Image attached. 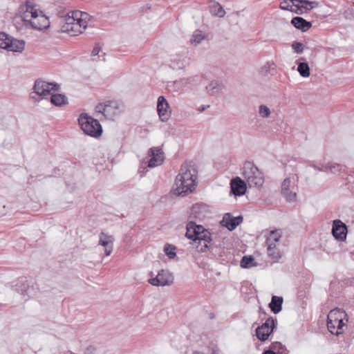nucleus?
Returning a JSON list of instances; mask_svg holds the SVG:
<instances>
[{
  "mask_svg": "<svg viewBox=\"0 0 354 354\" xmlns=\"http://www.w3.org/2000/svg\"><path fill=\"white\" fill-rule=\"evenodd\" d=\"M198 171L193 162H185L176 176L174 183V193L177 196H181L191 193L195 189Z\"/></svg>",
  "mask_w": 354,
  "mask_h": 354,
  "instance_id": "nucleus-1",
  "label": "nucleus"
},
{
  "mask_svg": "<svg viewBox=\"0 0 354 354\" xmlns=\"http://www.w3.org/2000/svg\"><path fill=\"white\" fill-rule=\"evenodd\" d=\"M26 10H24V28H33L38 30L47 29L50 26L48 18L40 10L39 6L32 0H27L25 3Z\"/></svg>",
  "mask_w": 354,
  "mask_h": 354,
  "instance_id": "nucleus-2",
  "label": "nucleus"
},
{
  "mask_svg": "<svg viewBox=\"0 0 354 354\" xmlns=\"http://www.w3.org/2000/svg\"><path fill=\"white\" fill-rule=\"evenodd\" d=\"M71 15H68L62 26L61 30L67 32L71 36L81 34L88 27L90 16L88 13L79 10L73 11Z\"/></svg>",
  "mask_w": 354,
  "mask_h": 354,
  "instance_id": "nucleus-3",
  "label": "nucleus"
},
{
  "mask_svg": "<svg viewBox=\"0 0 354 354\" xmlns=\"http://www.w3.org/2000/svg\"><path fill=\"white\" fill-rule=\"evenodd\" d=\"M123 103L118 100H106L99 103L95 108V115L100 120H113L123 111Z\"/></svg>",
  "mask_w": 354,
  "mask_h": 354,
  "instance_id": "nucleus-4",
  "label": "nucleus"
},
{
  "mask_svg": "<svg viewBox=\"0 0 354 354\" xmlns=\"http://www.w3.org/2000/svg\"><path fill=\"white\" fill-rule=\"evenodd\" d=\"M241 174L250 188H260L263 186L265 181L264 174L254 162H245Z\"/></svg>",
  "mask_w": 354,
  "mask_h": 354,
  "instance_id": "nucleus-5",
  "label": "nucleus"
},
{
  "mask_svg": "<svg viewBox=\"0 0 354 354\" xmlns=\"http://www.w3.org/2000/svg\"><path fill=\"white\" fill-rule=\"evenodd\" d=\"M346 314L344 311L335 308L331 310L327 317V328L331 334L339 335L343 333L346 328L344 319Z\"/></svg>",
  "mask_w": 354,
  "mask_h": 354,
  "instance_id": "nucleus-6",
  "label": "nucleus"
},
{
  "mask_svg": "<svg viewBox=\"0 0 354 354\" xmlns=\"http://www.w3.org/2000/svg\"><path fill=\"white\" fill-rule=\"evenodd\" d=\"M78 122L85 134L94 138L101 136L102 128L99 121L89 116L87 113L80 114Z\"/></svg>",
  "mask_w": 354,
  "mask_h": 354,
  "instance_id": "nucleus-7",
  "label": "nucleus"
},
{
  "mask_svg": "<svg viewBox=\"0 0 354 354\" xmlns=\"http://www.w3.org/2000/svg\"><path fill=\"white\" fill-rule=\"evenodd\" d=\"M299 178L296 174L286 178L281 183V194L288 202L297 201Z\"/></svg>",
  "mask_w": 354,
  "mask_h": 354,
  "instance_id": "nucleus-8",
  "label": "nucleus"
},
{
  "mask_svg": "<svg viewBox=\"0 0 354 354\" xmlns=\"http://www.w3.org/2000/svg\"><path fill=\"white\" fill-rule=\"evenodd\" d=\"M149 274L150 278L148 279V282L153 286H170L174 282V275L167 270H160L156 276H154L153 272Z\"/></svg>",
  "mask_w": 354,
  "mask_h": 354,
  "instance_id": "nucleus-9",
  "label": "nucleus"
},
{
  "mask_svg": "<svg viewBox=\"0 0 354 354\" xmlns=\"http://www.w3.org/2000/svg\"><path fill=\"white\" fill-rule=\"evenodd\" d=\"M58 89V84L43 80H37L34 85L35 93L42 97L51 95L53 92L57 91Z\"/></svg>",
  "mask_w": 354,
  "mask_h": 354,
  "instance_id": "nucleus-10",
  "label": "nucleus"
},
{
  "mask_svg": "<svg viewBox=\"0 0 354 354\" xmlns=\"http://www.w3.org/2000/svg\"><path fill=\"white\" fill-rule=\"evenodd\" d=\"M275 328V321L272 317H269L266 322L256 329V335L261 341H266Z\"/></svg>",
  "mask_w": 354,
  "mask_h": 354,
  "instance_id": "nucleus-11",
  "label": "nucleus"
},
{
  "mask_svg": "<svg viewBox=\"0 0 354 354\" xmlns=\"http://www.w3.org/2000/svg\"><path fill=\"white\" fill-rule=\"evenodd\" d=\"M148 156L151 157L148 162V167L151 168L162 165L165 160L162 149L159 147L150 148L148 151Z\"/></svg>",
  "mask_w": 354,
  "mask_h": 354,
  "instance_id": "nucleus-12",
  "label": "nucleus"
},
{
  "mask_svg": "<svg viewBox=\"0 0 354 354\" xmlns=\"http://www.w3.org/2000/svg\"><path fill=\"white\" fill-rule=\"evenodd\" d=\"M211 234L208 230L201 232L200 234L198 232L196 237V243L198 241V245L196 246L198 252H204L207 248L212 245Z\"/></svg>",
  "mask_w": 354,
  "mask_h": 354,
  "instance_id": "nucleus-13",
  "label": "nucleus"
},
{
  "mask_svg": "<svg viewBox=\"0 0 354 354\" xmlns=\"http://www.w3.org/2000/svg\"><path fill=\"white\" fill-rule=\"evenodd\" d=\"M332 234L335 239L344 241L347 234V227L340 220L336 219L333 222Z\"/></svg>",
  "mask_w": 354,
  "mask_h": 354,
  "instance_id": "nucleus-14",
  "label": "nucleus"
},
{
  "mask_svg": "<svg viewBox=\"0 0 354 354\" xmlns=\"http://www.w3.org/2000/svg\"><path fill=\"white\" fill-rule=\"evenodd\" d=\"M169 104L164 96H160L157 102V111L160 119L162 122H166L170 117V112L168 111Z\"/></svg>",
  "mask_w": 354,
  "mask_h": 354,
  "instance_id": "nucleus-15",
  "label": "nucleus"
},
{
  "mask_svg": "<svg viewBox=\"0 0 354 354\" xmlns=\"http://www.w3.org/2000/svg\"><path fill=\"white\" fill-rule=\"evenodd\" d=\"M243 220L241 216L233 217L230 213H226L224 214L221 224L230 231H232L243 222Z\"/></svg>",
  "mask_w": 354,
  "mask_h": 354,
  "instance_id": "nucleus-16",
  "label": "nucleus"
},
{
  "mask_svg": "<svg viewBox=\"0 0 354 354\" xmlns=\"http://www.w3.org/2000/svg\"><path fill=\"white\" fill-rule=\"evenodd\" d=\"M247 182L241 180L239 177L233 178L230 183L231 192L235 196L245 194L247 189Z\"/></svg>",
  "mask_w": 354,
  "mask_h": 354,
  "instance_id": "nucleus-17",
  "label": "nucleus"
},
{
  "mask_svg": "<svg viewBox=\"0 0 354 354\" xmlns=\"http://www.w3.org/2000/svg\"><path fill=\"white\" fill-rule=\"evenodd\" d=\"M113 238L112 236L101 232L100 234L99 244L105 248V254L106 256L111 254L113 251Z\"/></svg>",
  "mask_w": 354,
  "mask_h": 354,
  "instance_id": "nucleus-18",
  "label": "nucleus"
},
{
  "mask_svg": "<svg viewBox=\"0 0 354 354\" xmlns=\"http://www.w3.org/2000/svg\"><path fill=\"white\" fill-rule=\"evenodd\" d=\"M291 24L297 29L305 32L311 28L312 24L310 22L307 21L301 17H293L291 20Z\"/></svg>",
  "mask_w": 354,
  "mask_h": 354,
  "instance_id": "nucleus-19",
  "label": "nucleus"
},
{
  "mask_svg": "<svg viewBox=\"0 0 354 354\" xmlns=\"http://www.w3.org/2000/svg\"><path fill=\"white\" fill-rule=\"evenodd\" d=\"M283 298L281 297L273 296L269 304V307L274 313H279L282 309Z\"/></svg>",
  "mask_w": 354,
  "mask_h": 354,
  "instance_id": "nucleus-20",
  "label": "nucleus"
},
{
  "mask_svg": "<svg viewBox=\"0 0 354 354\" xmlns=\"http://www.w3.org/2000/svg\"><path fill=\"white\" fill-rule=\"evenodd\" d=\"M281 235L282 232L280 230H274L270 231L266 239V245H272V243H279Z\"/></svg>",
  "mask_w": 354,
  "mask_h": 354,
  "instance_id": "nucleus-21",
  "label": "nucleus"
},
{
  "mask_svg": "<svg viewBox=\"0 0 354 354\" xmlns=\"http://www.w3.org/2000/svg\"><path fill=\"white\" fill-rule=\"evenodd\" d=\"M276 73L275 65L273 62H267L259 71V75L266 77L268 74L274 75Z\"/></svg>",
  "mask_w": 354,
  "mask_h": 354,
  "instance_id": "nucleus-22",
  "label": "nucleus"
},
{
  "mask_svg": "<svg viewBox=\"0 0 354 354\" xmlns=\"http://www.w3.org/2000/svg\"><path fill=\"white\" fill-rule=\"evenodd\" d=\"M169 66L174 69L181 68L184 66L183 55L171 56L169 60Z\"/></svg>",
  "mask_w": 354,
  "mask_h": 354,
  "instance_id": "nucleus-23",
  "label": "nucleus"
},
{
  "mask_svg": "<svg viewBox=\"0 0 354 354\" xmlns=\"http://www.w3.org/2000/svg\"><path fill=\"white\" fill-rule=\"evenodd\" d=\"M6 50L20 53L22 51V41L12 37Z\"/></svg>",
  "mask_w": 354,
  "mask_h": 354,
  "instance_id": "nucleus-24",
  "label": "nucleus"
},
{
  "mask_svg": "<svg viewBox=\"0 0 354 354\" xmlns=\"http://www.w3.org/2000/svg\"><path fill=\"white\" fill-rule=\"evenodd\" d=\"M50 102L55 106H62L67 104V98L62 94H51Z\"/></svg>",
  "mask_w": 354,
  "mask_h": 354,
  "instance_id": "nucleus-25",
  "label": "nucleus"
},
{
  "mask_svg": "<svg viewBox=\"0 0 354 354\" xmlns=\"http://www.w3.org/2000/svg\"><path fill=\"white\" fill-rule=\"evenodd\" d=\"M187 232L185 234V236L189 239H192L196 243V237L197 236L198 232L196 231V228H194V222L189 221L187 224Z\"/></svg>",
  "mask_w": 354,
  "mask_h": 354,
  "instance_id": "nucleus-26",
  "label": "nucleus"
},
{
  "mask_svg": "<svg viewBox=\"0 0 354 354\" xmlns=\"http://www.w3.org/2000/svg\"><path fill=\"white\" fill-rule=\"evenodd\" d=\"M207 92L210 95H217L221 90V85L216 82H212L205 87Z\"/></svg>",
  "mask_w": 354,
  "mask_h": 354,
  "instance_id": "nucleus-27",
  "label": "nucleus"
},
{
  "mask_svg": "<svg viewBox=\"0 0 354 354\" xmlns=\"http://www.w3.org/2000/svg\"><path fill=\"white\" fill-rule=\"evenodd\" d=\"M211 12L214 15L218 17H223L225 14V12L222 6L216 1H214L212 6H211Z\"/></svg>",
  "mask_w": 354,
  "mask_h": 354,
  "instance_id": "nucleus-28",
  "label": "nucleus"
},
{
  "mask_svg": "<svg viewBox=\"0 0 354 354\" xmlns=\"http://www.w3.org/2000/svg\"><path fill=\"white\" fill-rule=\"evenodd\" d=\"M297 71L303 77H308L310 75L309 66L304 62L298 64Z\"/></svg>",
  "mask_w": 354,
  "mask_h": 354,
  "instance_id": "nucleus-29",
  "label": "nucleus"
},
{
  "mask_svg": "<svg viewBox=\"0 0 354 354\" xmlns=\"http://www.w3.org/2000/svg\"><path fill=\"white\" fill-rule=\"evenodd\" d=\"M267 252L268 255L270 258H271L274 261H278L281 257V252L278 248H272L271 245H267Z\"/></svg>",
  "mask_w": 354,
  "mask_h": 354,
  "instance_id": "nucleus-30",
  "label": "nucleus"
},
{
  "mask_svg": "<svg viewBox=\"0 0 354 354\" xmlns=\"http://www.w3.org/2000/svg\"><path fill=\"white\" fill-rule=\"evenodd\" d=\"M270 348L277 352L278 354H288V351L286 349V346H283L281 342H272L270 346Z\"/></svg>",
  "mask_w": 354,
  "mask_h": 354,
  "instance_id": "nucleus-31",
  "label": "nucleus"
},
{
  "mask_svg": "<svg viewBox=\"0 0 354 354\" xmlns=\"http://www.w3.org/2000/svg\"><path fill=\"white\" fill-rule=\"evenodd\" d=\"M296 2L301 3L300 6L295 5V6L299 10L301 8L309 10L313 8L315 6H317V3L315 1H310L308 0H296Z\"/></svg>",
  "mask_w": 354,
  "mask_h": 354,
  "instance_id": "nucleus-32",
  "label": "nucleus"
},
{
  "mask_svg": "<svg viewBox=\"0 0 354 354\" xmlns=\"http://www.w3.org/2000/svg\"><path fill=\"white\" fill-rule=\"evenodd\" d=\"M205 35L203 34L202 31L196 30L192 35L191 42L194 45H198L205 39Z\"/></svg>",
  "mask_w": 354,
  "mask_h": 354,
  "instance_id": "nucleus-33",
  "label": "nucleus"
},
{
  "mask_svg": "<svg viewBox=\"0 0 354 354\" xmlns=\"http://www.w3.org/2000/svg\"><path fill=\"white\" fill-rule=\"evenodd\" d=\"M11 39L12 37H10L5 32H0V48L6 49L8 47Z\"/></svg>",
  "mask_w": 354,
  "mask_h": 354,
  "instance_id": "nucleus-34",
  "label": "nucleus"
},
{
  "mask_svg": "<svg viewBox=\"0 0 354 354\" xmlns=\"http://www.w3.org/2000/svg\"><path fill=\"white\" fill-rule=\"evenodd\" d=\"M254 259L251 256H244L241 261V266L243 268H248L254 266Z\"/></svg>",
  "mask_w": 354,
  "mask_h": 354,
  "instance_id": "nucleus-35",
  "label": "nucleus"
},
{
  "mask_svg": "<svg viewBox=\"0 0 354 354\" xmlns=\"http://www.w3.org/2000/svg\"><path fill=\"white\" fill-rule=\"evenodd\" d=\"M325 168L326 170H328L331 173L336 174L340 173L343 170L344 166L339 164L331 163L326 165Z\"/></svg>",
  "mask_w": 354,
  "mask_h": 354,
  "instance_id": "nucleus-36",
  "label": "nucleus"
},
{
  "mask_svg": "<svg viewBox=\"0 0 354 354\" xmlns=\"http://www.w3.org/2000/svg\"><path fill=\"white\" fill-rule=\"evenodd\" d=\"M259 114L263 118H268L270 116V109L266 105L261 104L259 107Z\"/></svg>",
  "mask_w": 354,
  "mask_h": 354,
  "instance_id": "nucleus-37",
  "label": "nucleus"
},
{
  "mask_svg": "<svg viewBox=\"0 0 354 354\" xmlns=\"http://www.w3.org/2000/svg\"><path fill=\"white\" fill-rule=\"evenodd\" d=\"M296 0H284L280 3V8L281 10H292L293 6H295V3Z\"/></svg>",
  "mask_w": 354,
  "mask_h": 354,
  "instance_id": "nucleus-38",
  "label": "nucleus"
},
{
  "mask_svg": "<svg viewBox=\"0 0 354 354\" xmlns=\"http://www.w3.org/2000/svg\"><path fill=\"white\" fill-rule=\"evenodd\" d=\"M175 250H176L175 247H174L169 244H166L164 248L165 253L170 259H173L176 257Z\"/></svg>",
  "mask_w": 354,
  "mask_h": 354,
  "instance_id": "nucleus-39",
  "label": "nucleus"
},
{
  "mask_svg": "<svg viewBox=\"0 0 354 354\" xmlns=\"http://www.w3.org/2000/svg\"><path fill=\"white\" fill-rule=\"evenodd\" d=\"M292 48L294 50L295 53L299 54L304 51V46L302 43L294 42L292 44Z\"/></svg>",
  "mask_w": 354,
  "mask_h": 354,
  "instance_id": "nucleus-40",
  "label": "nucleus"
},
{
  "mask_svg": "<svg viewBox=\"0 0 354 354\" xmlns=\"http://www.w3.org/2000/svg\"><path fill=\"white\" fill-rule=\"evenodd\" d=\"M196 77H190L187 78H183L179 80V83L184 86L192 84Z\"/></svg>",
  "mask_w": 354,
  "mask_h": 354,
  "instance_id": "nucleus-41",
  "label": "nucleus"
},
{
  "mask_svg": "<svg viewBox=\"0 0 354 354\" xmlns=\"http://www.w3.org/2000/svg\"><path fill=\"white\" fill-rule=\"evenodd\" d=\"M194 228H196V232H199L200 234L201 233V232H203L207 230L206 229L204 228L203 226H202L201 225H196L195 223H194Z\"/></svg>",
  "mask_w": 354,
  "mask_h": 354,
  "instance_id": "nucleus-42",
  "label": "nucleus"
},
{
  "mask_svg": "<svg viewBox=\"0 0 354 354\" xmlns=\"http://www.w3.org/2000/svg\"><path fill=\"white\" fill-rule=\"evenodd\" d=\"M100 52V49L98 46H95L91 52V56L95 57L96 55H98V54Z\"/></svg>",
  "mask_w": 354,
  "mask_h": 354,
  "instance_id": "nucleus-43",
  "label": "nucleus"
},
{
  "mask_svg": "<svg viewBox=\"0 0 354 354\" xmlns=\"http://www.w3.org/2000/svg\"><path fill=\"white\" fill-rule=\"evenodd\" d=\"M263 354H276V353L273 351H272L270 348V350L265 351Z\"/></svg>",
  "mask_w": 354,
  "mask_h": 354,
  "instance_id": "nucleus-44",
  "label": "nucleus"
},
{
  "mask_svg": "<svg viewBox=\"0 0 354 354\" xmlns=\"http://www.w3.org/2000/svg\"><path fill=\"white\" fill-rule=\"evenodd\" d=\"M198 207L197 205H194V206H193V207H192V214L196 213V209H198Z\"/></svg>",
  "mask_w": 354,
  "mask_h": 354,
  "instance_id": "nucleus-45",
  "label": "nucleus"
},
{
  "mask_svg": "<svg viewBox=\"0 0 354 354\" xmlns=\"http://www.w3.org/2000/svg\"><path fill=\"white\" fill-rule=\"evenodd\" d=\"M209 105H208V106H202L201 107H200L199 111H200L201 112H202V111H203L204 110H205L207 107H209Z\"/></svg>",
  "mask_w": 354,
  "mask_h": 354,
  "instance_id": "nucleus-46",
  "label": "nucleus"
},
{
  "mask_svg": "<svg viewBox=\"0 0 354 354\" xmlns=\"http://www.w3.org/2000/svg\"><path fill=\"white\" fill-rule=\"evenodd\" d=\"M277 243H272V245H271V247H272V248H277Z\"/></svg>",
  "mask_w": 354,
  "mask_h": 354,
  "instance_id": "nucleus-47",
  "label": "nucleus"
},
{
  "mask_svg": "<svg viewBox=\"0 0 354 354\" xmlns=\"http://www.w3.org/2000/svg\"><path fill=\"white\" fill-rule=\"evenodd\" d=\"M193 354H203V353L198 352V351H195L193 353Z\"/></svg>",
  "mask_w": 354,
  "mask_h": 354,
  "instance_id": "nucleus-48",
  "label": "nucleus"
},
{
  "mask_svg": "<svg viewBox=\"0 0 354 354\" xmlns=\"http://www.w3.org/2000/svg\"><path fill=\"white\" fill-rule=\"evenodd\" d=\"M93 61H97V59L96 58H93Z\"/></svg>",
  "mask_w": 354,
  "mask_h": 354,
  "instance_id": "nucleus-49",
  "label": "nucleus"
}]
</instances>
